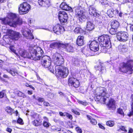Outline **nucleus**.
Here are the masks:
<instances>
[{
    "label": "nucleus",
    "mask_w": 133,
    "mask_h": 133,
    "mask_svg": "<svg viewBox=\"0 0 133 133\" xmlns=\"http://www.w3.org/2000/svg\"><path fill=\"white\" fill-rule=\"evenodd\" d=\"M2 23L4 24H8L10 26L15 27L18 25L22 24L20 19L15 14L8 13L6 17L1 19Z\"/></svg>",
    "instance_id": "obj_1"
},
{
    "label": "nucleus",
    "mask_w": 133,
    "mask_h": 133,
    "mask_svg": "<svg viewBox=\"0 0 133 133\" xmlns=\"http://www.w3.org/2000/svg\"><path fill=\"white\" fill-rule=\"evenodd\" d=\"M110 39L108 35H102L98 38V40L99 42L101 52L105 53L108 49L111 47Z\"/></svg>",
    "instance_id": "obj_2"
},
{
    "label": "nucleus",
    "mask_w": 133,
    "mask_h": 133,
    "mask_svg": "<svg viewBox=\"0 0 133 133\" xmlns=\"http://www.w3.org/2000/svg\"><path fill=\"white\" fill-rule=\"evenodd\" d=\"M97 93L95 95L94 99L96 101H100V102H103L105 103V101L107 97L106 96L107 94L105 88L100 87L96 89Z\"/></svg>",
    "instance_id": "obj_3"
},
{
    "label": "nucleus",
    "mask_w": 133,
    "mask_h": 133,
    "mask_svg": "<svg viewBox=\"0 0 133 133\" xmlns=\"http://www.w3.org/2000/svg\"><path fill=\"white\" fill-rule=\"evenodd\" d=\"M133 60H129L126 63L123 62L120 64L119 71L124 73H127L129 74L133 73Z\"/></svg>",
    "instance_id": "obj_4"
},
{
    "label": "nucleus",
    "mask_w": 133,
    "mask_h": 133,
    "mask_svg": "<svg viewBox=\"0 0 133 133\" xmlns=\"http://www.w3.org/2000/svg\"><path fill=\"white\" fill-rule=\"evenodd\" d=\"M55 70L57 76L63 78L66 77L69 74L68 69L63 66H56Z\"/></svg>",
    "instance_id": "obj_5"
},
{
    "label": "nucleus",
    "mask_w": 133,
    "mask_h": 133,
    "mask_svg": "<svg viewBox=\"0 0 133 133\" xmlns=\"http://www.w3.org/2000/svg\"><path fill=\"white\" fill-rule=\"evenodd\" d=\"M29 50H31L30 52L32 54H34L35 55L36 58L37 59H33L35 61L40 59L43 53L42 50L37 45L31 46L30 47Z\"/></svg>",
    "instance_id": "obj_6"
},
{
    "label": "nucleus",
    "mask_w": 133,
    "mask_h": 133,
    "mask_svg": "<svg viewBox=\"0 0 133 133\" xmlns=\"http://www.w3.org/2000/svg\"><path fill=\"white\" fill-rule=\"evenodd\" d=\"M31 6L26 2L21 4L18 7L19 13L20 15H24L27 13L30 10Z\"/></svg>",
    "instance_id": "obj_7"
},
{
    "label": "nucleus",
    "mask_w": 133,
    "mask_h": 133,
    "mask_svg": "<svg viewBox=\"0 0 133 133\" xmlns=\"http://www.w3.org/2000/svg\"><path fill=\"white\" fill-rule=\"evenodd\" d=\"M30 53L29 54L27 51L25 50L20 49L18 51L19 53L21 56L24 58H27L31 59H37L36 58L35 55L34 54H32L30 52L31 50H30Z\"/></svg>",
    "instance_id": "obj_8"
},
{
    "label": "nucleus",
    "mask_w": 133,
    "mask_h": 133,
    "mask_svg": "<svg viewBox=\"0 0 133 133\" xmlns=\"http://www.w3.org/2000/svg\"><path fill=\"white\" fill-rule=\"evenodd\" d=\"M68 83L69 85L73 86L75 88L78 87L79 84L78 80L75 78V76L72 74L69 76Z\"/></svg>",
    "instance_id": "obj_9"
},
{
    "label": "nucleus",
    "mask_w": 133,
    "mask_h": 133,
    "mask_svg": "<svg viewBox=\"0 0 133 133\" xmlns=\"http://www.w3.org/2000/svg\"><path fill=\"white\" fill-rule=\"evenodd\" d=\"M75 14L81 20L86 18L87 17L85 15V10L82 9L81 6H80L79 7L78 6L75 9Z\"/></svg>",
    "instance_id": "obj_10"
},
{
    "label": "nucleus",
    "mask_w": 133,
    "mask_h": 133,
    "mask_svg": "<svg viewBox=\"0 0 133 133\" xmlns=\"http://www.w3.org/2000/svg\"><path fill=\"white\" fill-rule=\"evenodd\" d=\"M54 61V63L56 66H62V65L64 63V59L62 56L60 54L56 57L54 54L52 55V60Z\"/></svg>",
    "instance_id": "obj_11"
},
{
    "label": "nucleus",
    "mask_w": 133,
    "mask_h": 133,
    "mask_svg": "<svg viewBox=\"0 0 133 133\" xmlns=\"http://www.w3.org/2000/svg\"><path fill=\"white\" fill-rule=\"evenodd\" d=\"M58 17L61 24L64 25L66 24L68 18L66 13L64 11H60L59 12Z\"/></svg>",
    "instance_id": "obj_12"
},
{
    "label": "nucleus",
    "mask_w": 133,
    "mask_h": 133,
    "mask_svg": "<svg viewBox=\"0 0 133 133\" xmlns=\"http://www.w3.org/2000/svg\"><path fill=\"white\" fill-rule=\"evenodd\" d=\"M21 32L23 35L27 39H34V37L31 33V31L28 28L25 27L22 29Z\"/></svg>",
    "instance_id": "obj_13"
},
{
    "label": "nucleus",
    "mask_w": 133,
    "mask_h": 133,
    "mask_svg": "<svg viewBox=\"0 0 133 133\" xmlns=\"http://www.w3.org/2000/svg\"><path fill=\"white\" fill-rule=\"evenodd\" d=\"M117 37L119 41L125 42L128 39V35L125 32L121 31L118 32Z\"/></svg>",
    "instance_id": "obj_14"
},
{
    "label": "nucleus",
    "mask_w": 133,
    "mask_h": 133,
    "mask_svg": "<svg viewBox=\"0 0 133 133\" xmlns=\"http://www.w3.org/2000/svg\"><path fill=\"white\" fill-rule=\"evenodd\" d=\"M50 57L47 56L42 57L41 60V64L44 68H48L50 66Z\"/></svg>",
    "instance_id": "obj_15"
},
{
    "label": "nucleus",
    "mask_w": 133,
    "mask_h": 133,
    "mask_svg": "<svg viewBox=\"0 0 133 133\" xmlns=\"http://www.w3.org/2000/svg\"><path fill=\"white\" fill-rule=\"evenodd\" d=\"M89 45V48L93 52L97 51L99 50L98 43L96 41H91Z\"/></svg>",
    "instance_id": "obj_16"
},
{
    "label": "nucleus",
    "mask_w": 133,
    "mask_h": 133,
    "mask_svg": "<svg viewBox=\"0 0 133 133\" xmlns=\"http://www.w3.org/2000/svg\"><path fill=\"white\" fill-rule=\"evenodd\" d=\"M8 32L9 35L12 37V38L15 40H17L21 35L19 33L11 30H8Z\"/></svg>",
    "instance_id": "obj_17"
},
{
    "label": "nucleus",
    "mask_w": 133,
    "mask_h": 133,
    "mask_svg": "<svg viewBox=\"0 0 133 133\" xmlns=\"http://www.w3.org/2000/svg\"><path fill=\"white\" fill-rule=\"evenodd\" d=\"M89 13L93 17H98L99 14L97 12L96 10L93 5H90L89 7Z\"/></svg>",
    "instance_id": "obj_18"
},
{
    "label": "nucleus",
    "mask_w": 133,
    "mask_h": 133,
    "mask_svg": "<svg viewBox=\"0 0 133 133\" xmlns=\"http://www.w3.org/2000/svg\"><path fill=\"white\" fill-rule=\"evenodd\" d=\"M64 30V28L59 24L55 25L53 28L54 32L58 35L63 33Z\"/></svg>",
    "instance_id": "obj_19"
},
{
    "label": "nucleus",
    "mask_w": 133,
    "mask_h": 133,
    "mask_svg": "<svg viewBox=\"0 0 133 133\" xmlns=\"http://www.w3.org/2000/svg\"><path fill=\"white\" fill-rule=\"evenodd\" d=\"M67 44L56 42H50V48H54L55 47L57 46L58 48H62L65 49Z\"/></svg>",
    "instance_id": "obj_20"
},
{
    "label": "nucleus",
    "mask_w": 133,
    "mask_h": 133,
    "mask_svg": "<svg viewBox=\"0 0 133 133\" xmlns=\"http://www.w3.org/2000/svg\"><path fill=\"white\" fill-rule=\"evenodd\" d=\"M82 52L86 56H92L94 55L92 53L93 51L90 48H88L87 47H84L82 50Z\"/></svg>",
    "instance_id": "obj_21"
},
{
    "label": "nucleus",
    "mask_w": 133,
    "mask_h": 133,
    "mask_svg": "<svg viewBox=\"0 0 133 133\" xmlns=\"http://www.w3.org/2000/svg\"><path fill=\"white\" fill-rule=\"evenodd\" d=\"M115 101L113 99L111 98L109 100L108 106L110 109L115 110L116 109Z\"/></svg>",
    "instance_id": "obj_22"
},
{
    "label": "nucleus",
    "mask_w": 133,
    "mask_h": 133,
    "mask_svg": "<svg viewBox=\"0 0 133 133\" xmlns=\"http://www.w3.org/2000/svg\"><path fill=\"white\" fill-rule=\"evenodd\" d=\"M60 7L63 10L71 12L72 11L71 8L67 5L65 2H62L60 5Z\"/></svg>",
    "instance_id": "obj_23"
},
{
    "label": "nucleus",
    "mask_w": 133,
    "mask_h": 133,
    "mask_svg": "<svg viewBox=\"0 0 133 133\" xmlns=\"http://www.w3.org/2000/svg\"><path fill=\"white\" fill-rule=\"evenodd\" d=\"M95 28L94 24L91 21H88L87 22V28L86 30L90 31H92Z\"/></svg>",
    "instance_id": "obj_24"
},
{
    "label": "nucleus",
    "mask_w": 133,
    "mask_h": 133,
    "mask_svg": "<svg viewBox=\"0 0 133 133\" xmlns=\"http://www.w3.org/2000/svg\"><path fill=\"white\" fill-rule=\"evenodd\" d=\"M5 70L8 72L10 74L13 76H14L16 75V74H18L17 71L15 68H8Z\"/></svg>",
    "instance_id": "obj_25"
},
{
    "label": "nucleus",
    "mask_w": 133,
    "mask_h": 133,
    "mask_svg": "<svg viewBox=\"0 0 133 133\" xmlns=\"http://www.w3.org/2000/svg\"><path fill=\"white\" fill-rule=\"evenodd\" d=\"M84 36H78L76 42L77 44L79 46H82L83 44Z\"/></svg>",
    "instance_id": "obj_26"
},
{
    "label": "nucleus",
    "mask_w": 133,
    "mask_h": 133,
    "mask_svg": "<svg viewBox=\"0 0 133 133\" xmlns=\"http://www.w3.org/2000/svg\"><path fill=\"white\" fill-rule=\"evenodd\" d=\"M111 27L117 29L119 26V24L117 21L114 20L111 22Z\"/></svg>",
    "instance_id": "obj_27"
},
{
    "label": "nucleus",
    "mask_w": 133,
    "mask_h": 133,
    "mask_svg": "<svg viewBox=\"0 0 133 133\" xmlns=\"http://www.w3.org/2000/svg\"><path fill=\"white\" fill-rule=\"evenodd\" d=\"M65 51L68 52H74V48L72 46L67 44L65 48Z\"/></svg>",
    "instance_id": "obj_28"
},
{
    "label": "nucleus",
    "mask_w": 133,
    "mask_h": 133,
    "mask_svg": "<svg viewBox=\"0 0 133 133\" xmlns=\"http://www.w3.org/2000/svg\"><path fill=\"white\" fill-rule=\"evenodd\" d=\"M102 64H100L98 66H95V68L97 70H98L99 72L102 73L104 69V68Z\"/></svg>",
    "instance_id": "obj_29"
},
{
    "label": "nucleus",
    "mask_w": 133,
    "mask_h": 133,
    "mask_svg": "<svg viewBox=\"0 0 133 133\" xmlns=\"http://www.w3.org/2000/svg\"><path fill=\"white\" fill-rule=\"evenodd\" d=\"M131 100L130 102V104L131 105V111L130 113L128 114V115L129 116L133 115V94L131 95Z\"/></svg>",
    "instance_id": "obj_30"
},
{
    "label": "nucleus",
    "mask_w": 133,
    "mask_h": 133,
    "mask_svg": "<svg viewBox=\"0 0 133 133\" xmlns=\"http://www.w3.org/2000/svg\"><path fill=\"white\" fill-rule=\"evenodd\" d=\"M114 10L113 9H109L107 11V14L111 18L114 17Z\"/></svg>",
    "instance_id": "obj_31"
},
{
    "label": "nucleus",
    "mask_w": 133,
    "mask_h": 133,
    "mask_svg": "<svg viewBox=\"0 0 133 133\" xmlns=\"http://www.w3.org/2000/svg\"><path fill=\"white\" fill-rule=\"evenodd\" d=\"M87 117L88 119L90 120V123L92 124L95 125L97 123V122L95 119L91 118V117L89 115H87Z\"/></svg>",
    "instance_id": "obj_32"
},
{
    "label": "nucleus",
    "mask_w": 133,
    "mask_h": 133,
    "mask_svg": "<svg viewBox=\"0 0 133 133\" xmlns=\"http://www.w3.org/2000/svg\"><path fill=\"white\" fill-rule=\"evenodd\" d=\"M79 61L77 58H72V59L71 64L77 66L79 64Z\"/></svg>",
    "instance_id": "obj_33"
},
{
    "label": "nucleus",
    "mask_w": 133,
    "mask_h": 133,
    "mask_svg": "<svg viewBox=\"0 0 133 133\" xmlns=\"http://www.w3.org/2000/svg\"><path fill=\"white\" fill-rule=\"evenodd\" d=\"M120 51L123 53L127 51V48L124 45H121L119 46Z\"/></svg>",
    "instance_id": "obj_34"
},
{
    "label": "nucleus",
    "mask_w": 133,
    "mask_h": 133,
    "mask_svg": "<svg viewBox=\"0 0 133 133\" xmlns=\"http://www.w3.org/2000/svg\"><path fill=\"white\" fill-rule=\"evenodd\" d=\"M117 29H114V28L111 27V28L109 32L111 35H115L117 33Z\"/></svg>",
    "instance_id": "obj_35"
},
{
    "label": "nucleus",
    "mask_w": 133,
    "mask_h": 133,
    "mask_svg": "<svg viewBox=\"0 0 133 133\" xmlns=\"http://www.w3.org/2000/svg\"><path fill=\"white\" fill-rule=\"evenodd\" d=\"M17 94L18 96L22 97L24 98H26L27 97L24 94L22 93V92L20 91H17Z\"/></svg>",
    "instance_id": "obj_36"
},
{
    "label": "nucleus",
    "mask_w": 133,
    "mask_h": 133,
    "mask_svg": "<svg viewBox=\"0 0 133 133\" xmlns=\"http://www.w3.org/2000/svg\"><path fill=\"white\" fill-rule=\"evenodd\" d=\"M33 124L35 126H38L40 125L41 123L40 121H39L37 120H34L32 122Z\"/></svg>",
    "instance_id": "obj_37"
},
{
    "label": "nucleus",
    "mask_w": 133,
    "mask_h": 133,
    "mask_svg": "<svg viewBox=\"0 0 133 133\" xmlns=\"http://www.w3.org/2000/svg\"><path fill=\"white\" fill-rule=\"evenodd\" d=\"M74 31L76 33L78 34L81 33L83 31V30L80 28L76 27Z\"/></svg>",
    "instance_id": "obj_38"
},
{
    "label": "nucleus",
    "mask_w": 133,
    "mask_h": 133,
    "mask_svg": "<svg viewBox=\"0 0 133 133\" xmlns=\"http://www.w3.org/2000/svg\"><path fill=\"white\" fill-rule=\"evenodd\" d=\"M39 6L41 7H43L45 6L44 0H38V2Z\"/></svg>",
    "instance_id": "obj_39"
},
{
    "label": "nucleus",
    "mask_w": 133,
    "mask_h": 133,
    "mask_svg": "<svg viewBox=\"0 0 133 133\" xmlns=\"http://www.w3.org/2000/svg\"><path fill=\"white\" fill-rule=\"evenodd\" d=\"M5 110L6 112L10 114V115H12V112L13 111V109L11 108L7 107L6 108Z\"/></svg>",
    "instance_id": "obj_40"
},
{
    "label": "nucleus",
    "mask_w": 133,
    "mask_h": 133,
    "mask_svg": "<svg viewBox=\"0 0 133 133\" xmlns=\"http://www.w3.org/2000/svg\"><path fill=\"white\" fill-rule=\"evenodd\" d=\"M114 124V122L112 121H109L106 123V125L110 127H113Z\"/></svg>",
    "instance_id": "obj_41"
},
{
    "label": "nucleus",
    "mask_w": 133,
    "mask_h": 133,
    "mask_svg": "<svg viewBox=\"0 0 133 133\" xmlns=\"http://www.w3.org/2000/svg\"><path fill=\"white\" fill-rule=\"evenodd\" d=\"M117 112L118 114H120L123 117L124 116V113L122 109L120 108L118 109Z\"/></svg>",
    "instance_id": "obj_42"
},
{
    "label": "nucleus",
    "mask_w": 133,
    "mask_h": 133,
    "mask_svg": "<svg viewBox=\"0 0 133 133\" xmlns=\"http://www.w3.org/2000/svg\"><path fill=\"white\" fill-rule=\"evenodd\" d=\"M45 2V6H44L49 7L50 5V1L49 0H44Z\"/></svg>",
    "instance_id": "obj_43"
},
{
    "label": "nucleus",
    "mask_w": 133,
    "mask_h": 133,
    "mask_svg": "<svg viewBox=\"0 0 133 133\" xmlns=\"http://www.w3.org/2000/svg\"><path fill=\"white\" fill-rule=\"evenodd\" d=\"M8 37H9L8 36H6L3 37V39L4 41L5 42H6V43L7 44H9L10 41V40L9 39L7 38Z\"/></svg>",
    "instance_id": "obj_44"
},
{
    "label": "nucleus",
    "mask_w": 133,
    "mask_h": 133,
    "mask_svg": "<svg viewBox=\"0 0 133 133\" xmlns=\"http://www.w3.org/2000/svg\"><path fill=\"white\" fill-rule=\"evenodd\" d=\"M65 115L68 118H69L70 119H71L72 118V115L68 113H65Z\"/></svg>",
    "instance_id": "obj_45"
},
{
    "label": "nucleus",
    "mask_w": 133,
    "mask_h": 133,
    "mask_svg": "<svg viewBox=\"0 0 133 133\" xmlns=\"http://www.w3.org/2000/svg\"><path fill=\"white\" fill-rule=\"evenodd\" d=\"M17 123H19L21 125H22L23 124L22 119L20 117H19L17 121Z\"/></svg>",
    "instance_id": "obj_46"
},
{
    "label": "nucleus",
    "mask_w": 133,
    "mask_h": 133,
    "mask_svg": "<svg viewBox=\"0 0 133 133\" xmlns=\"http://www.w3.org/2000/svg\"><path fill=\"white\" fill-rule=\"evenodd\" d=\"M124 131V132H125L127 131L125 129V127L124 126H122L118 130V131Z\"/></svg>",
    "instance_id": "obj_47"
},
{
    "label": "nucleus",
    "mask_w": 133,
    "mask_h": 133,
    "mask_svg": "<svg viewBox=\"0 0 133 133\" xmlns=\"http://www.w3.org/2000/svg\"><path fill=\"white\" fill-rule=\"evenodd\" d=\"M71 111L72 112L77 115H80V113L74 109H72Z\"/></svg>",
    "instance_id": "obj_48"
},
{
    "label": "nucleus",
    "mask_w": 133,
    "mask_h": 133,
    "mask_svg": "<svg viewBox=\"0 0 133 133\" xmlns=\"http://www.w3.org/2000/svg\"><path fill=\"white\" fill-rule=\"evenodd\" d=\"M10 49L11 51L14 53L16 56H18V54L16 53V51L15 50H14L11 47L10 48Z\"/></svg>",
    "instance_id": "obj_49"
},
{
    "label": "nucleus",
    "mask_w": 133,
    "mask_h": 133,
    "mask_svg": "<svg viewBox=\"0 0 133 133\" xmlns=\"http://www.w3.org/2000/svg\"><path fill=\"white\" fill-rule=\"evenodd\" d=\"M38 116L37 114L35 113L33 115H31V117L34 119H36Z\"/></svg>",
    "instance_id": "obj_50"
},
{
    "label": "nucleus",
    "mask_w": 133,
    "mask_h": 133,
    "mask_svg": "<svg viewBox=\"0 0 133 133\" xmlns=\"http://www.w3.org/2000/svg\"><path fill=\"white\" fill-rule=\"evenodd\" d=\"M37 100L39 102H42L44 101V99L39 97H38L37 98Z\"/></svg>",
    "instance_id": "obj_51"
},
{
    "label": "nucleus",
    "mask_w": 133,
    "mask_h": 133,
    "mask_svg": "<svg viewBox=\"0 0 133 133\" xmlns=\"http://www.w3.org/2000/svg\"><path fill=\"white\" fill-rule=\"evenodd\" d=\"M78 103L84 105H87V103L86 102H83L81 101H78Z\"/></svg>",
    "instance_id": "obj_52"
},
{
    "label": "nucleus",
    "mask_w": 133,
    "mask_h": 133,
    "mask_svg": "<svg viewBox=\"0 0 133 133\" xmlns=\"http://www.w3.org/2000/svg\"><path fill=\"white\" fill-rule=\"evenodd\" d=\"M4 94L3 91L0 92V98H2L4 96Z\"/></svg>",
    "instance_id": "obj_53"
},
{
    "label": "nucleus",
    "mask_w": 133,
    "mask_h": 133,
    "mask_svg": "<svg viewBox=\"0 0 133 133\" xmlns=\"http://www.w3.org/2000/svg\"><path fill=\"white\" fill-rule=\"evenodd\" d=\"M123 1L124 3L130 2L133 3V0H123Z\"/></svg>",
    "instance_id": "obj_54"
},
{
    "label": "nucleus",
    "mask_w": 133,
    "mask_h": 133,
    "mask_svg": "<svg viewBox=\"0 0 133 133\" xmlns=\"http://www.w3.org/2000/svg\"><path fill=\"white\" fill-rule=\"evenodd\" d=\"M43 124L44 126L46 127H47L49 126L48 123L46 122H44Z\"/></svg>",
    "instance_id": "obj_55"
},
{
    "label": "nucleus",
    "mask_w": 133,
    "mask_h": 133,
    "mask_svg": "<svg viewBox=\"0 0 133 133\" xmlns=\"http://www.w3.org/2000/svg\"><path fill=\"white\" fill-rule=\"evenodd\" d=\"M76 130L78 133H82V130L79 128H76Z\"/></svg>",
    "instance_id": "obj_56"
},
{
    "label": "nucleus",
    "mask_w": 133,
    "mask_h": 133,
    "mask_svg": "<svg viewBox=\"0 0 133 133\" xmlns=\"http://www.w3.org/2000/svg\"><path fill=\"white\" fill-rule=\"evenodd\" d=\"M108 1L104 0L103 1V5H108Z\"/></svg>",
    "instance_id": "obj_57"
},
{
    "label": "nucleus",
    "mask_w": 133,
    "mask_h": 133,
    "mask_svg": "<svg viewBox=\"0 0 133 133\" xmlns=\"http://www.w3.org/2000/svg\"><path fill=\"white\" fill-rule=\"evenodd\" d=\"M98 125L99 126V128H100L101 129H105V128L102 125L100 124H98Z\"/></svg>",
    "instance_id": "obj_58"
},
{
    "label": "nucleus",
    "mask_w": 133,
    "mask_h": 133,
    "mask_svg": "<svg viewBox=\"0 0 133 133\" xmlns=\"http://www.w3.org/2000/svg\"><path fill=\"white\" fill-rule=\"evenodd\" d=\"M114 15L116 14H118L119 11L117 9H116L115 10H114Z\"/></svg>",
    "instance_id": "obj_59"
},
{
    "label": "nucleus",
    "mask_w": 133,
    "mask_h": 133,
    "mask_svg": "<svg viewBox=\"0 0 133 133\" xmlns=\"http://www.w3.org/2000/svg\"><path fill=\"white\" fill-rule=\"evenodd\" d=\"M65 113H63L62 112H59V115L62 116H65Z\"/></svg>",
    "instance_id": "obj_60"
},
{
    "label": "nucleus",
    "mask_w": 133,
    "mask_h": 133,
    "mask_svg": "<svg viewBox=\"0 0 133 133\" xmlns=\"http://www.w3.org/2000/svg\"><path fill=\"white\" fill-rule=\"evenodd\" d=\"M43 104L44 106H48L49 105V104L46 102H44L43 103Z\"/></svg>",
    "instance_id": "obj_61"
},
{
    "label": "nucleus",
    "mask_w": 133,
    "mask_h": 133,
    "mask_svg": "<svg viewBox=\"0 0 133 133\" xmlns=\"http://www.w3.org/2000/svg\"><path fill=\"white\" fill-rule=\"evenodd\" d=\"M6 130L8 132L11 133L12 131V129L9 128H8L6 129Z\"/></svg>",
    "instance_id": "obj_62"
},
{
    "label": "nucleus",
    "mask_w": 133,
    "mask_h": 133,
    "mask_svg": "<svg viewBox=\"0 0 133 133\" xmlns=\"http://www.w3.org/2000/svg\"><path fill=\"white\" fill-rule=\"evenodd\" d=\"M130 30L133 31V25H131L130 26Z\"/></svg>",
    "instance_id": "obj_63"
},
{
    "label": "nucleus",
    "mask_w": 133,
    "mask_h": 133,
    "mask_svg": "<svg viewBox=\"0 0 133 133\" xmlns=\"http://www.w3.org/2000/svg\"><path fill=\"white\" fill-rule=\"evenodd\" d=\"M133 132V130L132 129H130L129 130L128 133H132Z\"/></svg>",
    "instance_id": "obj_64"
}]
</instances>
